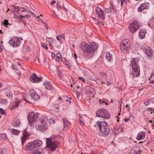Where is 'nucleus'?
Wrapping results in <instances>:
<instances>
[{"mask_svg": "<svg viewBox=\"0 0 154 154\" xmlns=\"http://www.w3.org/2000/svg\"><path fill=\"white\" fill-rule=\"evenodd\" d=\"M50 120H51V121H50L49 122H50L52 123H55V121L54 120L52 119H50Z\"/></svg>", "mask_w": 154, "mask_h": 154, "instance_id": "nucleus-60", "label": "nucleus"}, {"mask_svg": "<svg viewBox=\"0 0 154 154\" xmlns=\"http://www.w3.org/2000/svg\"><path fill=\"white\" fill-rule=\"evenodd\" d=\"M41 46L44 48H45L46 50H48V48L47 46V45L43 42H41Z\"/></svg>", "mask_w": 154, "mask_h": 154, "instance_id": "nucleus-34", "label": "nucleus"}, {"mask_svg": "<svg viewBox=\"0 0 154 154\" xmlns=\"http://www.w3.org/2000/svg\"><path fill=\"white\" fill-rule=\"evenodd\" d=\"M32 154H44V153L42 149H38L32 151Z\"/></svg>", "mask_w": 154, "mask_h": 154, "instance_id": "nucleus-25", "label": "nucleus"}, {"mask_svg": "<svg viewBox=\"0 0 154 154\" xmlns=\"http://www.w3.org/2000/svg\"><path fill=\"white\" fill-rule=\"evenodd\" d=\"M106 57L107 60L109 62L110 61L112 60V55L109 52H107L106 53Z\"/></svg>", "mask_w": 154, "mask_h": 154, "instance_id": "nucleus-26", "label": "nucleus"}, {"mask_svg": "<svg viewBox=\"0 0 154 154\" xmlns=\"http://www.w3.org/2000/svg\"><path fill=\"white\" fill-rule=\"evenodd\" d=\"M96 116L98 117H101L103 118L108 119L110 117V115L108 112L104 108L99 109L96 112Z\"/></svg>", "mask_w": 154, "mask_h": 154, "instance_id": "nucleus-5", "label": "nucleus"}, {"mask_svg": "<svg viewBox=\"0 0 154 154\" xmlns=\"http://www.w3.org/2000/svg\"><path fill=\"white\" fill-rule=\"evenodd\" d=\"M100 23L104 27H106L107 26V25L105 23V22L103 21H100Z\"/></svg>", "mask_w": 154, "mask_h": 154, "instance_id": "nucleus-44", "label": "nucleus"}, {"mask_svg": "<svg viewBox=\"0 0 154 154\" xmlns=\"http://www.w3.org/2000/svg\"><path fill=\"white\" fill-rule=\"evenodd\" d=\"M110 7H111L112 10H113L114 11H115L116 10L115 6L113 5L112 3H111V5Z\"/></svg>", "mask_w": 154, "mask_h": 154, "instance_id": "nucleus-40", "label": "nucleus"}, {"mask_svg": "<svg viewBox=\"0 0 154 154\" xmlns=\"http://www.w3.org/2000/svg\"><path fill=\"white\" fill-rule=\"evenodd\" d=\"M129 120H130V119L129 118H128V119H125H125H124V120L126 122H128Z\"/></svg>", "mask_w": 154, "mask_h": 154, "instance_id": "nucleus-59", "label": "nucleus"}, {"mask_svg": "<svg viewBox=\"0 0 154 154\" xmlns=\"http://www.w3.org/2000/svg\"><path fill=\"white\" fill-rule=\"evenodd\" d=\"M104 12L103 11H101V12L100 14H99L98 15V16H99V17L103 20H104L105 19V17L104 15Z\"/></svg>", "mask_w": 154, "mask_h": 154, "instance_id": "nucleus-30", "label": "nucleus"}, {"mask_svg": "<svg viewBox=\"0 0 154 154\" xmlns=\"http://www.w3.org/2000/svg\"><path fill=\"white\" fill-rule=\"evenodd\" d=\"M48 81H45L43 84L45 85L46 88L49 90H51L52 89V86L51 84Z\"/></svg>", "mask_w": 154, "mask_h": 154, "instance_id": "nucleus-21", "label": "nucleus"}, {"mask_svg": "<svg viewBox=\"0 0 154 154\" xmlns=\"http://www.w3.org/2000/svg\"><path fill=\"white\" fill-rule=\"evenodd\" d=\"M5 94L10 99H11L13 98L12 93L10 90L8 89L5 90Z\"/></svg>", "mask_w": 154, "mask_h": 154, "instance_id": "nucleus-20", "label": "nucleus"}, {"mask_svg": "<svg viewBox=\"0 0 154 154\" xmlns=\"http://www.w3.org/2000/svg\"><path fill=\"white\" fill-rule=\"evenodd\" d=\"M57 69V75H60L61 72L59 70V67H56Z\"/></svg>", "mask_w": 154, "mask_h": 154, "instance_id": "nucleus-43", "label": "nucleus"}, {"mask_svg": "<svg viewBox=\"0 0 154 154\" xmlns=\"http://www.w3.org/2000/svg\"><path fill=\"white\" fill-rule=\"evenodd\" d=\"M40 124H37L36 125L35 128L36 129L39 131L42 132L46 131L47 129V120L46 118L43 119H39Z\"/></svg>", "mask_w": 154, "mask_h": 154, "instance_id": "nucleus-3", "label": "nucleus"}, {"mask_svg": "<svg viewBox=\"0 0 154 154\" xmlns=\"http://www.w3.org/2000/svg\"><path fill=\"white\" fill-rule=\"evenodd\" d=\"M46 146L51 151L54 150L57 147V144L56 141L52 142L51 137L46 138Z\"/></svg>", "mask_w": 154, "mask_h": 154, "instance_id": "nucleus-8", "label": "nucleus"}, {"mask_svg": "<svg viewBox=\"0 0 154 154\" xmlns=\"http://www.w3.org/2000/svg\"><path fill=\"white\" fill-rule=\"evenodd\" d=\"M7 138L6 134H0V140L5 139Z\"/></svg>", "mask_w": 154, "mask_h": 154, "instance_id": "nucleus-29", "label": "nucleus"}, {"mask_svg": "<svg viewBox=\"0 0 154 154\" xmlns=\"http://www.w3.org/2000/svg\"><path fill=\"white\" fill-rule=\"evenodd\" d=\"M59 37H61V38H65L66 37L64 34H62L60 35L59 36H57L56 37V38H59Z\"/></svg>", "mask_w": 154, "mask_h": 154, "instance_id": "nucleus-41", "label": "nucleus"}, {"mask_svg": "<svg viewBox=\"0 0 154 154\" xmlns=\"http://www.w3.org/2000/svg\"><path fill=\"white\" fill-rule=\"evenodd\" d=\"M82 118V117H80V119H79V123L82 126H83L84 125V123H83V119H81V118Z\"/></svg>", "mask_w": 154, "mask_h": 154, "instance_id": "nucleus-35", "label": "nucleus"}, {"mask_svg": "<svg viewBox=\"0 0 154 154\" xmlns=\"http://www.w3.org/2000/svg\"><path fill=\"white\" fill-rule=\"evenodd\" d=\"M37 113L36 115L33 112H29L28 116V119L29 123V125L32 126V123L33 122H38L39 119H38V116L37 115Z\"/></svg>", "mask_w": 154, "mask_h": 154, "instance_id": "nucleus-7", "label": "nucleus"}, {"mask_svg": "<svg viewBox=\"0 0 154 154\" xmlns=\"http://www.w3.org/2000/svg\"><path fill=\"white\" fill-rule=\"evenodd\" d=\"M38 21L41 22L43 24H44V26L46 27L45 29H48V26H47V24L45 22L43 21L41 19H39V20H38Z\"/></svg>", "mask_w": 154, "mask_h": 154, "instance_id": "nucleus-36", "label": "nucleus"}, {"mask_svg": "<svg viewBox=\"0 0 154 154\" xmlns=\"http://www.w3.org/2000/svg\"><path fill=\"white\" fill-rule=\"evenodd\" d=\"M97 45V44L93 42L89 43L88 44L85 42H83L80 43V46L81 49L85 52Z\"/></svg>", "mask_w": 154, "mask_h": 154, "instance_id": "nucleus-6", "label": "nucleus"}, {"mask_svg": "<svg viewBox=\"0 0 154 154\" xmlns=\"http://www.w3.org/2000/svg\"><path fill=\"white\" fill-rule=\"evenodd\" d=\"M98 46V44L85 52L84 56L86 60L91 59L94 57V52L97 49Z\"/></svg>", "mask_w": 154, "mask_h": 154, "instance_id": "nucleus-4", "label": "nucleus"}, {"mask_svg": "<svg viewBox=\"0 0 154 154\" xmlns=\"http://www.w3.org/2000/svg\"><path fill=\"white\" fill-rule=\"evenodd\" d=\"M4 22L3 23V24L5 26H6V25H8L9 24L8 21L7 20H4Z\"/></svg>", "mask_w": 154, "mask_h": 154, "instance_id": "nucleus-42", "label": "nucleus"}, {"mask_svg": "<svg viewBox=\"0 0 154 154\" xmlns=\"http://www.w3.org/2000/svg\"><path fill=\"white\" fill-rule=\"evenodd\" d=\"M12 132L14 134L18 135L20 133V131L16 129H13L11 130Z\"/></svg>", "mask_w": 154, "mask_h": 154, "instance_id": "nucleus-28", "label": "nucleus"}, {"mask_svg": "<svg viewBox=\"0 0 154 154\" xmlns=\"http://www.w3.org/2000/svg\"><path fill=\"white\" fill-rule=\"evenodd\" d=\"M146 136V132L144 131H141L139 132L137 134L136 139L138 140H140L144 139Z\"/></svg>", "mask_w": 154, "mask_h": 154, "instance_id": "nucleus-17", "label": "nucleus"}, {"mask_svg": "<svg viewBox=\"0 0 154 154\" xmlns=\"http://www.w3.org/2000/svg\"><path fill=\"white\" fill-rule=\"evenodd\" d=\"M26 128L23 131V136L21 138V142L23 145V144L26 141V138L31 135V133L26 131Z\"/></svg>", "mask_w": 154, "mask_h": 154, "instance_id": "nucleus-14", "label": "nucleus"}, {"mask_svg": "<svg viewBox=\"0 0 154 154\" xmlns=\"http://www.w3.org/2000/svg\"><path fill=\"white\" fill-rule=\"evenodd\" d=\"M94 21H95V23L96 24H98V21L97 20L95 19Z\"/></svg>", "mask_w": 154, "mask_h": 154, "instance_id": "nucleus-63", "label": "nucleus"}, {"mask_svg": "<svg viewBox=\"0 0 154 154\" xmlns=\"http://www.w3.org/2000/svg\"><path fill=\"white\" fill-rule=\"evenodd\" d=\"M79 80H82V81L83 82H85V79L84 77H79Z\"/></svg>", "mask_w": 154, "mask_h": 154, "instance_id": "nucleus-48", "label": "nucleus"}, {"mask_svg": "<svg viewBox=\"0 0 154 154\" xmlns=\"http://www.w3.org/2000/svg\"><path fill=\"white\" fill-rule=\"evenodd\" d=\"M100 75L101 76L105 75V73L103 72H102L100 73Z\"/></svg>", "mask_w": 154, "mask_h": 154, "instance_id": "nucleus-61", "label": "nucleus"}, {"mask_svg": "<svg viewBox=\"0 0 154 154\" xmlns=\"http://www.w3.org/2000/svg\"><path fill=\"white\" fill-rule=\"evenodd\" d=\"M0 113L2 114L3 115L5 113V111L2 108H0Z\"/></svg>", "mask_w": 154, "mask_h": 154, "instance_id": "nucleus-45", "label": "nucleus"}, {"mask_svg": "<svg viewBox=\"0 0 154 154\" xmlns=\"http://www.w3.org/2000/svg\"><path fill=\"white\" fill-rule=\"evenodd\" d=\"M60 59L57 58V57H56V58H55V60H56V61H60Z\"/></svg>", "mask_w": 154, "mask_h": 154, "instance_id": "nucleus-62", "label": "nucleus"}, {"mask_svg": "<svg viewBox=\"0 0 154 154\" xmlns=\"http://www.w3.org/2000/svg\"><path fill=\"white\" fill-rule=\"evenodd\" d=\"M42 79L41 77H39L35 73L33 74L30 77V81L32 82H39Z\"/></svg>", "mask_w": 154, "mask_h": 154, "instance_id": "nucleus-13", "label": "nucleus"}, {"mask_svg": "<svg viewBox=\"0 0 154 154\" xmlns=\"http://www.w3.org/2000/svg\"><path fill=\"white\" fill-rule=\"evenodd\" d=\"M1 45L0 43V52H1L3 50V48L1 47Z\"/></svg>", "mask_w": 154, "mask_h": 154, "instance_id": "nucleus-58", "label": "nucleus"}, {"mask_svg": "<svg viewBox=\"0 0 154 154\" xmlns=\"http://www.w3.org/2000/svg\"><path fill=\"white\" fill-rule=\"evenodd\" d=\"M80 116L82 117V118H81V119H83V121H84V118H85V116H84V115H79V119H80Z\"/></svg>", "mask_w": 154, "mask_h": 154, "instance_id": "nucleus-52", "label": "nucleus"}, {"mask_svg": "<svg viewBox=\"0 0 154 154\" xmlns=\"http://www.w3.org/2000/svg\"><path fill=\"white\" fill-rule=\"evenodd\" d=\"M104 100H99V103L101 104L103 103L104 102V101H103Z\"/></svg>", "mask_w": 154, "mask_h": 154, "instance_id": "nucleus-53", "label": "nucleus"}, {"mask_svg": "<svg viewBox=\"0 0 154 154\" xmlns=\"http://www.w3.org/2000/svg\"><path fill=\"white\" fill-rule=\"evenodd\" d=\"M149 103H150L149 100V99H148V100H147L144 102V104H145V106H148L149 104Z\"/></svg>", "mask_w": 154, "mask_h": 154, "instance_id": "nucleus-39", "label": "nucleus"}, {"mask_svg": "<svg viewBox=\"0 0 154 154\" xmlns=\"http://www.w3.org/2000/svg\"><path fill=\"white\" fill-rule=\"evenodd\" d=\"M30 94L32 98L34 100H37L40 99V96L33 89L30 91Z\"/></svg>", "mask_w": 154, "mask_h": 154, "instance_id": "nucleus-15", "label": "nucleus"}, {"mask_svg": "<svg viewBox=\"0 0 154 154\" xmlns=\"http://www.w3.org/2000/svg\"><path fill=\"white\" fill-rule=\"evenodd\" d=\"M60 60L63 62H65L66 61V59L64 57H62L60 59Z\"/></svg>", "mask_w": 154, "mask_h": 154, "instance_id": "nucleus-50", "label": "nucleus"}, {"mask_svg": "<svg viewBox=\"0 0 154 154\" xmlns=\"http://www.w3.org/2000/svg\"><path fill=\"white\" fill-rule=\"evenodd\" d=\"M139 61V59L137 58H133L130 61V66L131 67V70H130V74L133 78L138 77L140 75V67L138 64Z\"/></svg>", "mask_w": 154, "mask_h": 154, "instance_id": "nucleus-1", "label": "nucleus"}, {"mask_svg": "<svg viewBox=\"0 0 154 154\" xmlns=\"http://www.w3.org/2000/svg\"><path fill=\"white\" fill-rule=\"evenodd\" d=\"M21 12L27 11V9L24 8H22L20 10Z\"/></svg>", "mask_w": 154, "mask_h": 154, "instance_id": "nucleus-46", "label": "nucleus"}, {"mask_svg": "<svg viewBox=\"0 0 154 154\" xmlns=\"http://www.w3.org/2000/svg\"><path fill=\"white\" fill-rule=\"evenodd\" d=\"M24 17H26L27 18H29L30 17V15L29 14H26L25 15H24Z\"/></svg>", "mask_w": 154, "mask_h": 154, "instance_id": "nucleus-56", "label": "nucleus"}, {"mask_svg": "<svg viewBox=\"0 0 154 154\" xmlns=\"http://www.w3.org/2000/svg\"><path fill=\"white\" fill-rule=\"evenodd\" d=\"M112 9L111 7L108 8H105V9L104 11L105 13H108L111 12Z\"/></svg>", "mask_w": 154, "mask_h": 154, "instance_id": "nucleus-33", "label": "nucleus"}, {"mask_svg": "<svg viewBox=\"0 0 154 154\" xmlns=\"http://www.w3.org/2000/svg\"><path fill=\"white\" fill-rule=\"evenodd\" d=\"M148 109L151 111V113H152V112L154 111V109L152 108H149Z\"/></svg>", "mask_w": 154, "mask_h": 154, "instance_id": "nucleus-51", "label": "nucleus"}, {"mask_svg": "<svg viewBox=\"0 0 154 154\" xmlns=\"http://www.w3.org/2000/svg\"><path fill=\"white\" fill-rule=\"evenodd\" d=\"M20 103V101H14L13 103V107H18L19 106V104Z\"/></svg>", "mask_w": 154, "mask_h": 154, "instance_id": "nucleus-31", "label": "nucleus"}, {"mask_svg": "<svg viewBox=\"0 0 154 154\" xmlns=\"http://www.w3.org/2000/svg\"><path fill=\"white\" fill-rule=\"evenodd\" d=\"M24 17V16H23V15H20L19 16V18L20 19H22Z\"/></svg>", "mask_w": 154, "mask_h": 154, "instance_id": "nucleus-54", "label": "nucleus"}, {"mask_svg": "<svg viewBox=\"0 0 154 154\" xmlns=\"http://www.w3.org/2000/svg\"><path fill=\"white\" fill-rule=\"evenodd\" d=\"M130 43L128 39H124L120 44L121 50L123 52L128 51L130 46Z\"/></svg>", "mask_w": 154, "mask_h": 154, "instance_id": "nucleus-9", "label": "nucleus"}, {"mask_svg": "<svg viewBox=\"0 0 154 154\" xmlns=\"http://www.w3.org/2000/svg\"><path fill=\"white\" fill-rule=\"evenodd\" d=\"M146 32V30L145 29H141L140 30L138 35L140 38H145Z\"/></svg>", "mask_w": 154, "mask_h": 154, "instance_id": "nucleus-19", "label": "nucleus"}, {"mask_svg": "<svg viewBox=\"0 0 154 154\" xmlns=\"http://www.w3.org/2000/svg\"><path fill=\"white\" fill-rule=\"evenodd\" d=\"M64 124V129L66 130L67 129L69 128L70 127V123L69 122L67 119L64 118L63 119Z\"/></svg>", "mask_w": 154, "mask_h": 154, "instance_id": "nucleus-22", "label": "nucleus"}, {"mask_svg": "<svg viewBox=\"0 0 154 154\" xmlns=\"http://www.w3.org/2000/svg\"><path fill=\"white\" fill-rule=\"evenodd\" d=\"M34 147H38L40 146L42 144V141L40 140H36L33 141Z\"/></svg>", "mask_w": 154, "mask_h": 154, "instance_id": "nucleus-23", "label": "nucleus"}, {"mask_svg": "<svg viewBox=\"0 0 154 154\" xmlns=\"http://www.w3.org/2000/svg\"><path fill=\"white\" fill-rule=\"evenodd\" d=\"M56 3V1L55 0H54L51 2V5H53L55 3Z\"/></svg>", "mask_w": 154, "mask_h": 154, "instance_id": "nucleus-57", "label": "nucleus"}, {"mask_svg": "<svg viewBox=\"0 0 154 154\" xmlns=\"http://www.w3.org/2000/svg\"><path fill=\"white\" fill-rule=\"evenodd\" d=\"M57 8L58 10L63 9L65 11H67V9L63 7V3L60 2H57Z\"/></svg>", "mask_w": 154, "mask_h": 154, "instance_id": "nucleus-24", "label": "nucleus"}, {"mask_svg": "<svg viewBox=\"0 0 154 154\" xmlns=\"http://www.w3.org/2000/svg\"><path fill=\"white\" fill-rule=\"evenodd\" d=\"M97 124L99 128L100 135L103 137H106L110 132V129L107 124L104 122L98 121Z\"/></svg>", "mask_w": 154, "mask_h": 154, "instance_id": "nucleus-2", "label": "nucleus"}, {"mask_svg": "<svg viewBox=\"0 0 154 154\" xmlns=\"http://www.w3.org/2000/svg\"><path fill=\"white\" fill-rule=\"evenodd\" d=\"M34 147V144L33 142L29 143L26 146L23 147V149L25 150H27L28 149L31 150Z\"/></svg>", "mask_w": 154, "mask_h": 154, "instance_id": "nucleus-18", "label": "nucleus"}, {"mask_svg": "<svg viewBox=\"0 0 154 154\" xmlns=\"http://www.w3.org/2000/svg\"><path fill=\"white\" fill-rule=\"evenodd\" d=\"M103 11V10L100 8H96V12L97 14L98 15L101 12V11Z\"/></svg>", "mask_w": 154, "mask_h": 154, "instance_id": "nucleus-32", "label": "nucleus"}, {"mask_svg": "<svg viewBox=\"0 0 154 154\" xmlns=\"http://www.w3.org/2000/svg\"><path fill=\"white\" fill-rule=\"evenodd\" d=\"M125 2V0H121V5L122 6L124 2Z\"/></svg>", "mask_w": 154, "mask_h": 154, "instance_id": "nucleus-55", "label": "nucleus"}, {"mask_svg": "<svg viewBox=\"0 0 154 154\" xmlns=\"http://www.w3.org/2000/svg\"><path fill=\"white\" fill-rule=\"evenodd\" d=\"M56 57L60 59L62 58V56L60 53H58L56 54Z\"/></svg>", "mask_w": 154, "mask_h": 154, "instance_id": "nucleus-47", "label": "nucleus"}, {"mask_svg": "<svg viewBox=\"0 0 154 154\" xmlns=\"http://www.w3.org/2000/svg\"><path fill=\"white\" fill-rule=\"evenodd\" d=\"M150 83L152 84H154V80H151L150 82Z\"/></svg>", "mask_w": 154, "mask_h": 154, "instance_id": "nucleus-64", "label": "nucleus"}, {"mask_svg": "<svg viewBox=\"0 0 154 154\" xmlns=\"http://www.w3.org/2000/svg\"><path fill=\"white\" fill-rule=\"evenodd\" d=\"M20 120L17 119L13 123V125L14 127H18L20 125Z\"/></svg>", "mask_w": 154, "mask_h": 154, "instance_id": "nucleus-27", "label": "nucleus"}, {"mask_svg": "<svg viewBox=\"0 0 154 154\" xmlns=\"http://www.w3.org/2000/svg\"><path fill=\"white\" fill-rule=\"evenodd\" d=\"M65 65L67 66L68 67H70V65L69 64V63L68 61H66L65 63Z\"/></svg>", "mask_w": 154, "mask_h": 154, "instance_id": "nucleus-49", "label": "nucleus"}, {"mask_svg": "<svg viewBox=\"0 0 154 154\" xmlns=\"http://www.w3.org/2000/svg\"><path fill=\"white\" fill-rule=\"evenodd\" d=\"M141 49L146 54L147 57L148 58H150L152 56L153 51L150 47L143 46L142 47Z\"/></svg>", "mask_w": 154, "mask_h": 154, "instance_id": "nucleus-11", "label": "nucleus"}, {"mask_svg": "<svg viewBox=\"0 0 154 154\" xmlns=\"http://www.w3.org/2000/svg\"><path fill=\"white\" fill-rule=\"evenodd\" d=\"M140 27L139 24L137 21H134L130 23L128 26V28L131 32L134 33Z\"/></svg>", "mask_w": 154, "mask_h": 154, "instance_id": "nucleus-10", "label": "nucleus"}, {"mask_svg": "<svg viewBox=\"0 0 154 154\" xmlns=\"http://www.w3.org/2000/svg\"><path fill=\"white\" fill-rule=\"evenodd\" d=\"M12 6H13L14 7V11L17 10L18 11H19L20 10L18 6H17L14 5H13Z\"/></svg>", "mask_w": 154, "mask_h": 154, "instance_id": "nucleus-38", "label": "nucleus"}, {"mask_svg": "<svg viewBox=\"0 0 154 154\" xmlns=\"http://www.w3.org/2000/svg\"><path fill=\"white\" fill-rule=\"evenodd\" d=\"M0 103L3 104H7V101L6 100L2 99L0 98Z\"/></svg>", "mask_w": 154, "mask_h": 154, "instance_id": "nucleus-37", "label": "nucleus"}, {"mask_svg": "<svg viewBox=\"0 0 154 154\" xmlns=\"http://www.w3.org/2000/svg\"><path fill=\"white\" fill-rule=\"evenodd\" d=\"M21 39H10L9 41V43L14 47L19 46L20 44Z\"/></svg>", "mask_w": 154, "mask_h": 154, "instance_id": "nucleus-12", "label": "nucleus"}, {"mask_svg": "<svg viewBox=\"0 0 154 154\" xmlns=\"http://www.w3.org/2000/svg\"><path fill=\"white\" fill-rule=\"evenodd\" d=\"M149 6V4L148 2H146L141 4L138 7V11L139 12H141L143 10L148 9Z\"/></svg>", "mask_w": 154, "mask_h": 154, "instance_id": "nucleus-16", "label": "nucleus"}]
</instances>
